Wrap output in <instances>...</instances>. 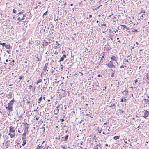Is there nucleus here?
Segmentation results:
<instances>
[{
	"instance_id": "8fccbe9b",
	"label": "nucleus",
	"mask_w": 149,
	"mask_h": 149,
	"mask_svg": "<svg viewBox=\"0 0 149 149\" xmlns=\"http://www.w3.org/2000/svg\"><path fill=\"white\" fill-rule=\"evenodd\" d=\"M60 136H59V137H56V139H58V140H60L61 138H60Z\"/></svg>"
},
{
	"instance_id": "4d7b16f0",
	"label": "nucleus",
	"mask_w": 149,
	"mask_h": 149,
	"mask_svg": "<svg viewBox=\"0 0 149 149\" xmlns=\"http://www.w3.org/2000/svg\"><path fill=\"white\" fill-rule=\"evenodd\" d=\"M18 116L19 118L20 119L22 118V116L21 115H19Z\"/></svg>"
},
{
	"instance_id": "3c124183",
	"label": "nucleus",
	"mask_w": 149,
	"mask_h": 149,
	"mask_svg": "<svg viewBox=\"0 0 149 149\" xmlns=\"http://www.w3.org/2000/svg\"><path fill=\"white\" fill-rule=\"evenodd\" d=\"M58 47V46H56V45L55 46H54V48L55 49H57Z\"/></svg>"
},
{
	"instance_id": "6e6d98bb",
	"label": "nucleus",
	"mask_w": 149,
	"mask_h": 149,
	"mask_svg": "<svg viewBox=\"0 0 149 149\" xmlns=\"http://www.w3.org/2000/svg\"><path fill=\"white\" fill-rule=\"evenodd\" d=\"M61 69L62 70V69H63V67H63V65H62V64H61Z\"/></svg>"
},
{
	"instance_id": "603ef678",
	"label": "nucleus",
	"mask_w": 149,
	"mask_h": 149,
	"mask_svg": "<svg viewBox=\"0 0 149 149\" xmlns=\"http://www.w3.org/2000/svg\"><path fill=\"white\" fill-rule=\"evenodd\" d=\"M54 54H56V55H57L58 54V52H57V51H55V52L54 53Z\"/></svg>"
},
{
	"instance_id": "aec40b11",
	"label": "nucleus",
	"mask_w": 149,
	"mask_h": 149,
	"mask_svg": "<svg viewBox=\"0 0 149 149\" xmlns=\"http://www.w3.org/2000/svg\"><path fill=\"white\" fill-rule=\"evenodd\" d=\"M42 96H41V97H40L38 99L39 102H38V103L40 104V102H41L42 99Z\"/></svg>"
},
{
	"instance_id": "69168bd1",
	"label": "nucleus",
	"mask_w": 149,
	"mask_h": 149,
	"mask_svg": "<svg viewBox=\"0 0 149 149\" xmlns=\"http://www.w3.org/2000/svg\"><path fill=\"white\" fill-rule=\"evenodd\" d=\"M5 146H6V148H8V144H7V143H6V144H5Z\"/></svg>"
},
{
	"instance_id": "72a5a7b5",
	"label": "nucleus",
	"mask_w": 149,
	"mask_h": 149,
	"mask_svg": "<svg viewBox=\"0 0 149 149\" xmlns=\"http://www.w3.org/2000/svg\"><path fill=\"white\" fill-rule=\"evenodd\" d=\"M17 20L19 22L22 21V18H20V17H18V18L17 19Z\"/></svg>"
},
{
	"instance_id": "4468645a",
	"label": "nucleus",
	"mask_w": 149,
	"mask_h": 149,
	"mask_svg": "<svg viewBox=\"0 0 149 149\" xmlns=\"http://www.w3.org/2000/svg\"><path fill=\"white\" fill-rule=\"evenodd\" d=\"M144 102L146 104H148L149 103V100L147 99H144Z\"/></svg>"
},
{
	"instance_id": "ea45409f",
	"label": "nucleus",
	"mask_w": 149,
	"mask_h": 149,
	"mask_svg": "<svg viewBox=\"0 0 149 149\" xmlns=\"http://www.w3.org/2000/svg\"><path fill=\"white\" fill-rule=\"evenodd\" d=\"M146 77H147V79L149 81V77H148V74H147Z\"/></svg>"
},
{
	"instance_id": "bb28decb",
	"label": "nucleus",
	"mask_w": 149,
	"mask_h": 149,
	"mask_svg": "<svg viewBox=\"0 0 149 149\" xmlns=\"http://www.w3.org/2000/svg\"><path fill=\"white\" fill-rule=\"evenodd\" d=\"M60 106H58L56 107V108H57V109H56L57 112L58 113L59 112V109L58 108H59Z\"/></svg>"
},
{
	"instance_id": "5701e85b",
	"label": "nucleus",
	"mask_w": 149,
	"mask_h": 149,
	"mask_svg": "<svg viewBox=\"0 0 149 149\" xmlns=\"http://www.w3.org/2000/svg\"><path fill=\"white\" fill-rule=\"evenodd\" d=\"M142 13H145V10H141V12H140V13H139V14L140 15Z\"/></svg>"
},
{
	"instance_id": "f704fd0d",
	"label": "nucleus",
	"mask_w": 149,
	"mask_h": 149,
	"mask_svg": "<svg viewBox=\"0 0 149 149\" xmlns=\"http://www.w3.org/2000/svg\"><path fill=\"white\" fill-rule=\"evenodd\" d=\"M103 62L102 59V58H100V63H102Z\"/></svg>"
},
{
	"instance_id": "864d4df0",
	"label": "nucleus",
	"mask_w": 149,
	"mask_h": 149,
	"mask_svg": "<svg viewBox=\"0 0 149 149\" xmlns=\"http://www.w3.org/2000/svg\"><path fill=\"white\" fill-rule=\"evenodd\" d=\"M23 78V77L22 76H19V79L20 80H21Z\"/></svg>"
},
{
	"instance_id": "e433bc0d",
	"label": "nucleus",
	"mask_w": 149,
	"mask_h": 149,
	"mask_svg": "<svg viewBox=\"0 0 149 149\" xmlns=\"http://www.w3.org/2000/svg\"><path fill=\"white\" fill-rule=\"evenodd\" d=\"M26 17L25 15H23L22 18V21L24 20L25 19V17Z\"/></svg>"
},
{
	"instance_id": "9b49d317",
	"label": "nucleus",
	"mask_w": 149,
	"mask_h": 149,
	"mask_svg": "<svg viewBox=\"0 0 149 149\" xmlns=\"http://www.w3.org/2000/svg\"><path fill=\"white\" fill-rule=\"evenodd\" d=\"M8 99H11L12 98V94L11 92H10V93L8 95Z\"/></svg>"
},
{
	"instance_id": "c03bdc74",
	"label": "nucleus",
	"mask_w": 149,
	"mask_h": 149,
	"mask_svg": "<svg viewBox=\"0 0 149 149\" xmlns=\"http://www.w3.org/2000/svg\"><path fill=\"white\" fill-rule=\"evenodd\" d=\"M111 49V47H109L107 49L108 50H110Z\"/></svg>"
},
{
	"instance_id": "4be33fe9",
	"label": "nucleus",
	"mask_w": 149,
	"mask_h": 149,
	"mask_svg": "<svg viewBox=\"0 0 149 149\" xmlns=\"http://www.w3.org/2000/svg\"><path fill=\"white\" fill-rule=\"evenodd\" d=\"M4 64L5 65L3 66H4V67L6 68H8V63H6L5 62H4Z\"/></svg>"
},
{
	"instance_id": "f3484780",
	"label": "nucleus",
	"mask_w": 149,
	"mask_h": 149,
	"mask_svg": "<svg viewBox=\"0 0 149 149\" xmlns=\"http://www.w3.org/2000/svg\"><path fill=\"white\" fill-rule=\"evenodd\" d=\"M26 134H28L26 132H24L23 134L22 135V136L24 137H25L26 136Z\"/></svg>"
},
{
	"instance_id": "2f4dec72",
	"label": "nucleus",
	"mask_w": 149,
	"mask_h": 149,
	"mask_svg": "<svg viewBox=\"0 0 149 149\" xmlns=\"http://www.w3.org/2000/svg\"><path fill=\"white\" fill-rule=\"evenodd\" d=\"M13 12L15 14H16L17 13V11L15 9H13Z\"/></svg>"
},
{
	"instance_id": "37998d69",
	"label": "nucleus",
	"mask_w": 149,
	"mask_h": 149,
	"mask_svg": "<svg viewBox=\"0 0 149 149\" xmlns=\"http://www.w3.org/2000/svg\"><path fill=\"white\" fill-rule=\"evenodd\" d=\"M62 57L64 58H66V56L65 54H63V55Z\"/></svg>"
},
{
	"instance_id": "1a4fd4ad",
	"label": "nucleus",
	"mask_w": 149,
	"mask_h": 149,
	"mask_svg": "<svg viewBox=\"0 0 149 149\" xmlns=\"http://www.w3.org/2000/svg\"><path fill=\"white\" fill-rule=\"evenodd\" d=\"M100 8L101 9H102V5L99 6L98 7H96L95 10L97 11V10H98L99 8Z\"/></svg>"
},
{
	"instance_id": "79ce46f5",
	"label": "nucleus",
	"mask_w": 149,
	"mask_h": 149,
	"mask_svg": "<svg viewBox=\"0 0 149 149\" xmlns=\"http://www.w3.org/2000/svg\"><path fill=\"white\" fill-rule=\"evenodd\" d=\"M114 73H112L111 75V77H114Z\"/></svg>"
},
{
	"instance_id": "9d476101",
	"label": "nucleus",
	"mask_w": 149,
	"mask_h": 149,
	"mask_svg": "<svg viewBox=\"0 0 149 149\" xmlns=\"http://www.w3.org/2000/svg\"><path fill=\"white\" fill-rule=\"evenodd\" d=\"M8 110L9 111H13V107L12 106H9L8 105Z\"/></svg>"
},
{
	"instance_id": "a18cd8bd",
	"label": "nucleus",
	"mask_w": 149,
	"mask_h": 149,
	"mask_svg": "<svg viewBox=\"0 0 149 149\" xmlns=\"http://www.w3.org/2000/svg\"><path fill=\"white\" fill-rule=\"evenodd\" d=\"M98 131H99V134H100L101 133V129H100V130L98 129Z\"/></svg>"
},
{
	"instance_id": "49530a36",
	"label": "nucleus",
	"mask_w": 149,
	"mask_h": 149,
	"mask_svg": "<svg viewBox=\"0 0 149 149\" xmlns=\"http://www.w3.org/2000/svg\"><path fill=\"white\" fill-rule=\"evenodd\" d=\"M112 35H110V39H111V40H113V38H112Z\"/></svg>"
},
{
	"instance_id": "13d9d810",
	"label": "nucleus",
	"mask_w": 149,
	"mask_h": 149,
	"mask_svg": "<svg viewBox=\"0 0 149 149\" xmlns=\"http://www.w3.org/2000/svg\"><path fill=\"white\" fill-rule=\"evenodd\" d=\"M22 13H23V12H20L18 13V14L21 15V14H22Z\"/></svg>"
},
{
	"instance_id": "680f3d73",
	"label": "nucleus",
	"mask_w": 149,
	"mask_h": 149,
	"mask_svg": "<svg viewBox=\"0 0 149 149\" xmlns=\"http://www.w3.org/2000/svg\"><path fill=\"white\" fill-rule=\"evenodd\" d=\"M105 145V146H107V147L108 146L109 148V147H110V145H109V146H108V145L107 144H106Z\"/></svg>"
},
{
	"instance_id": "473e14b6",
	"label": "nucleus",
	"mask_w": 149,
	"mask_h": 149,
	"mask_svg": "<svg viewBox=\"0 0 149 149\" xmlns=\"http://www.w3.org/2000/svg\"><path fill=\"white\" fill-rule=\"evenodd\" d=\"M124 92H127V93H126V95L127 93H128V91L127 90H125L123 92H122V93L123 94H124Z\"/></svg>"
},
{
	"instance_id": "a211bd4d",
	"label": "nucleus",
	"mask_w": 149,
	"mask_h": 149,
	"mask_svg": "<svg viewBox=\"0 0 149 149\" xmlns=\"http://www.w3.org/2000/svg\"><path fill=\"white\" fill-rule=\"evenodd\" d=\"M113 139L115 140H116L119 139V136H115L113 137Z\"/></svg>"
},
{
	"instance_id": "4c0bfd02",
	"label": "nucleus",
	"mask_w": 149,
	"mask_h": 149,
	"mask_svg": "<svg viewBox=\"0 0 149 149\" xmlns=\"http://www.w3.org/2000/svg\"><path fill=\"white\" fill-rule=\"evenodd\" d=\"M56 46H58H58L60 45V44L59 43H58L57 41H56Z\"/></svg>"
},
{
	"instance_id": "423d86ee",
	"label": "nucleus",
	"mask_w": 149,
	"mask_h": 149,
	"mask_svg": "<svg viewBox=\"0 0 149 149\" xmlns=\"http://www.w3.org/2000/svg\"><path fill=\"white\" fill-rule=\"evenodd\" d=\"M15 131V130L14 129V127L12 126H11L10 127V130H9L10 132H14Z\"/></svg>"
},
{
	"instance_id": "58836bf2",
	"label": "nucleus",
	"mask_w": 149,
	"mask_h": 149,
	"mask_svg": "<svg viewBox=\"0 0 149 149\" xmlns=\"http://www.w3.org/2000/svg\"><path fill=\"white\" fill-rule=\"evenodd\" d=\"M5 61L8 63L9 62L11 61L10 60H8L7 59Z\"/></svg>"
},
{
	"instance_id": "bf43d9fd",
	"label": "nucleus",
	"mask_w": 149,
	"mask_h": 149,
	"mask_svg": "<svg viewBox=\"0 0 149 149\" xmlns=\"http://www.w3.org/2000/svg\"><path fill=\"white\" fill-rule=\"evenodd\" d=\"M92 17V15H89V18H91Z\"/></svg>"
},
{
	"instance_id": "6ab92c4d",
	"label": "nucleus",
	"mask_w": 149,
	"mask_h": 149,
	"mask_svg": "<svg viewBox=\"0 0 149 149\" xmlns=\"http://www.w3.org/2000/svg\"><path fill=\"white\" fill-rule=\"evenodd\" d=\"M146 17L145 15V14H143L140 17V19H143L145 17Z\"/></svg>"
},
{
	"instance_id": "f03ea898",
	"label": "nucleus",
	"mask_w": 149,
	"mask_h": 149,
	"mask_svg": "<svg viewBox=\"0 0 149 149\" xmlns=\"http://www.w3.org/2000/svg\"><path fill=\"white\" fill-rule=\"evenodd\" d=\"M107 65L110 68H115V66L113 64V63L111 61H110L107 64Z\"/></svg>"
},
{
	"instance_id": "0eeeda50",
	"label": "nucleus",
	"mask_w": 149,
	"mask_h": 149,
	"mask_svg": "<svg viewBox=\"0 0 149 149\" xmlns=\"http://www.w3.org/2000/svg\"><path fill=\"white\" fill-rule=\"evenodd\" d=\"M116 58L115 56H112L111 58V59L112 61H113L115 62H116L117 63V62L116 61Z\"/></svg>"
},
{
	"instance_id": "c756f323",
	"label": "nucleus",
	"mask_w": 149,
	"mask_h": 149,
	"mask_svg": "<svg viewBox=\"0 0 149 149\" xmlns=\"http://www.w3.org/2000/svg\"><path fill=\"white\" fill-rule=\"evenodd\" d=\"M64 58L62 56L60 60H59V61H63L64 60Z\"/></svg>"
},
{
	"instance_id": "a878e982",
	"label": "nucleus",
	"mask_w": 149,
	"mask_h": 149,
	"mask_svg": "<svg viewBox=\"0 0 149 149\" xmlns=\"http://www.w3.org/2000/svg\"><path fill=\"white\" fill-rule=\"evenodd\" d=\"M26 141L24 140V141H23V142L22 143V145L23 146H24L26 144Z\"/></svg>"
},
{
	"instance_id": "393cba45",
	"label": "nucleus",
	"mask_w": 149,
	"mask_h": 149,
	"mask_svg": "<svg viewBox=\"0 0 149 149\" xmlns=\"http://www.w3.org/2000/svg\"><path fill=\"white\" fill-rule=\"evenodd\" d=\"M8 135H10V137L11 138H13L15 136L14 135H13V134H10V133H9L8 134Z\"/></svg>"
},
{
	"instance_id": "a19ab883",
	"label": "nucleus",
	"mask_w": 149,
	"mask_h": 149,
	"mask_svg": "<svg viewBox=\"0 0 149 149\" xmlns=\"http://www.w3.org/2000/svg\"><path fill=\"white\" fill-rule=\"evenodd\" d=\"M99 146V145H97L95 146V148L94 149H99L97 147V146Z\"/></svg>"
},
{
	"instance_id": "de8ad7c7",
	"label": "nucleus",
	"mask_w": 149,
	"mask_h": 149,
	"mask_svg": "<svg viewBox=\"0 0 149 149\" xmlns=\"http://www.w3.org/2000/svg\"><path fill=\"white\" fill-rule=\"evenodd\" d=\"M36 58L37 59V60H36V61H39V58L38 57H37Z\"/></svg>"
},
{
	"instance_id": "774afa93",
	"label": "nucleus",
	"mask_w": 149,
	"mask_h": 149,
	"mask_svg": "<svg viewBox=\"0 0 149 149\" xmlns=\"http://www.w3.org/2000/svg\"><path fill=\"white\" fill-rule=\"evenodd\" d=\"M124 66H123V65H121V66L120 67V68H124Z\"/></svg>"
},
{
	"instance_id": "5fc2aeb1",
	"label": "nucleus",
	"mask_w": 149,
	"mask_h": 149,
	"mask_svg": "<svg viewBox=\"0 0 149 149\" xmlns=\"http://www.w3.org/2000/svg\"><path fill=\"white\" fill-rule=\"evenodd\" d=\"M109 107L111 108H112V109L114 108V107H113V106L112 105L109 106Z\"/></svg>"
},
{
	"instance_id": "ddd939ff",
	"label": "nucleus",
	"mask_w": 149,
	"mask_h": 149,
	"mask_svg": "<svg viewBox=\"0 0 149 149\" xmlns=\"http://www.w3.org/2000/svg\"><path fill=\"white\" fill-rule=\"evenodd\" d=\"M5 47H6V48L8 49H9L10 48V45L6 44Z\"/></svg>"
},
{
	"instance_id": "e2e57ef3",
	"label": "nucleus",
	"mask_w": 149,
	"mask_h": 149,
	"mask_svg": "<svg viewBox=\"0 0 149 149\" xmlns=\"http://www.w3.org/2000/svg\"><path fill=\"white\" fill-rule=\"evenodd\" d=\"M112 106H113V107H114V108H115V104H113Z\"/></svg>"
},
{
	"instance_id": "c9c22d12",
	"label": "nucleus",
	"mask_w": 149,
	"mask_h": 149,
	"mask_svg": "<svg viewBox=\"0 0 149 149\" xmlns=\"http://www.w3.org/2000/svg\"><path fill=\"white\" fill-rule=\"evenodd\" d=\"M22 140H23V141H24V140L26 141V137H24L22 136Z\"/></svg>"
},
{
	"instance_id": "c85d7f7f",
	"label": "nucleus",
	"mask_w": 149,
	"mask_h": 149,
	"mask_svg": "<svg viewBox=\"0 0 149 149\" xmlns=\"http://www.w3.org/2000/svg\"><path fill=\"white\" fill-rule=\"evenodd\" d=\"M6 43H0V45H2L3 46H5L6 45Z\"/></svg>"
},
{
	"instance_id": "052dcab7",
	"label": "nucleus",
	"mask_w": 149,
	"mask_h": 149,
	"mask_svg": "<svg viewBox=\"0 0 149 149\" xmlns=\"http://www.w3.org/2000/svg\"><path fill=\"white\" fill-rule=\"evenodd\" d=\"M104 89H103V90H105V89L107 88V87L106 86L104 87Z\"/></svg>"
},
{
	"instance_id": "412c9836",
	"label": "nucleus",
	"mask_w": 149,
	"mask_h": 149,
	"mask_svg": "<svg viewBox=\"0 0 149 149\" xmlns=\"http://www.w3.org/2000/svg\"><path fill=\"white\" fill-rule=\"evenodd\" d=\"M47 12H48V11H47H47L44 13L43 16V18H44L46 16H45L46 15H47Z\"/></svg>"
},
{
	"instance_id": "7c9ffc66",
	"label": "nucleus",
	"mask_w": 149,
	"mask_h": 149,
	"mask_svg": "<svg viewBox=\"0 0 149 149\" xmlns=\"http://www.w3.org/2000/svg\"><path fill=\"white\" fill-rule=\"evenodd\" d=\"M132 31L133 32H138L139 31L137 30L136 29H134L132 30Z\"/></svg>"
},
{
	"instance_id": "39448f33",
	"label": "nucleus",
	"mask_w": 149,
	"mask_h": 149,
	"mask_svg": "<svg viewBox=\"0 0 149 149\" xmlns=\"http://www.w3.org/2000/svg\"><path fill=\"white\" fill-rule=\"evenodd\" d=\"M15 102V100H14V99L13 98L10 102L8 103V105L9 106H12L14 104V102Z\"/></svg>"
},
{
	"instance_id": "7ed1b4c3",
	"label": "nucleus",
	"mask_w": 149,
	"mask_h": 149,
	"mask_svg": "<svg viewBox=\"0 0 149 149\" xmlns=\"http://www.w3.org/2000/svg\"><path fill=\"white\" fill-rule=\"evenodd\" d=\"M8 63V68H11L14 65V64L12 63L11 61L9 62L8 63Z\"/></svg>"
},
{
	"instance_id": "6e6552de",
	"label": "nucleus",
	"mask_w": 149,
	"mask_h": 149,
	"mask_svg": "<svg viewBox=\"0 0 149 149\" xmlns=\"http://www.w3.org/2000/svg\"><path fill=\"white\" fill-rule=\"evenodd\" d=\"M68 135H66L64 137V139H61V141H67L68 138Z\"/></svg>"
},
{
	"instance_id": "cd10ccee",
	"label": "nucleus",
	"mask_w": 149,
	"mask_h": 149,
	"mask_svg": "<svg viewBox=\"0 0 149 149\" xmlns=\"http://www.w3.org/2000/svg\"><path fill=\"white\" fill-rule=\"evenodd\" d=\"M120 25L123 27V29H124L125 28H126L127 26L125 25Z\"/></svg>"
},
{
	"instance_id": "2eb2a0df",
	"label": "nucleus",
	"mask_w": 149,
	"mask_h": 149,
	"mask_svg": "<svg viewBox=\"0 0 149 149\" xmlns=\"http://www.w3.org/2000/svg\"><path fill=\"white\" fill-rule=\"evenodd\" d=\"M29 128V127H27V126H26V127L25 128L24 132H28V129Z\"/></svg>"
},
{
	"instance_id": "20e7f679",
	"label": "nucleus",
	"mask_w": 149,
	"mask_h": 149,
	"mask_svg": "<svg viewBox=\"0 0 149 149\" xmlns=\"http://www.w3.org/2000/svg\"><path fill=\"white\" fill-rule=\"evenodd\" d=\"M45 141H43L42 143V144L41 145H40V144L38 145L37 147L36 148V149H42V146H44V145H43V144L44 143Z\"/></svg>"
},
{
	"instance_id": "b1692460",
	"label": "nucleus",
	"mask_w": 149,
	"mask_h": 149,
	"mask_svg": "<svg viewBox=\"0 0 149 149\" xmlns=\"http://www.w3.org/2000/svg\"><path fill=\"white\" fill-rule=\"evenodd\" d=\"M42 81V80L41 79H39V80H38L36 82V84L38 85V84L39 83H40Z\"/></svg>"
},
{
	"instance_id": "338daca9",
	"label": "nucleus",
	"mask_w": 149,
	"mask_h": 149,
	"mask_svg": "<svg viewBox=\"0 0 149 149\" xmlns=\"http://www.w3.org/2000/svg\"><path fill=\"white\" fill-rule=\"evenodd\" d=\"M135 83H136V82H138V80L136 79L134 81Z\"/></svg>"
},
{
	"instance_id": "09e8293b",
	"label": "nucleus",
	"mask_w": 149,
	"mask_h": 149,
	"mask_svg": "<svg viewBox=\"0 0 149 149\" xmlns=\"http://www.w3.org/2000/svg\"><path fill=\"white\" fill-rule=\"evenodd\" d=\"M124 101V98H122L121 99V102H123Z\"/></svg>"
},
{
	"instance_id": "dca6fc26",
	"label": "nucleus",
	"mask_w": 149,
	"mask_h": 149,
	"mask_svg": "<svg viewBox=\"0 0 149 149\" xmlns=\"http://www.w3.org/2000/svg\"><path fill=\"white\" fill-rule=\"evenodd\" d=\"M47 64L46 63L44 67L43 68V70L44 71H45L47 70Z\"/></svg>"
},
{
	"instance_id": "0e129e2a",
	"label": "nucleus",
	"mask_w": 149,
	"mask_h": 149,
	"mask_svg": "<svg viewBox=\"0 0 149 149\" xmlns=\"http://www.w3.org/2000/svg\"><path fill=\"white\" fill-rule=\"evenodd\" d=\"M61 120L62 122H63L64 121V120L63 118H62L61 119Z\"/></svg>"
},
{
	"instance_id": "f8f14e48",
	"label": "nucleus",
	"mask_w": 149,
	"mask_h": 149,
	"mask_svg": "<svg viewBox=\"0 0 149 149\" xmlns=\"http://www.w3.org/2000/svg\"><path fill=\"white\" fill-rule=\"evenodd\" d=\"M45 41L44 40L43 42V43L42 45V46H44V45H45V46H47L48 44V42H45Z\"/></svg>"
},
{
	"instance_id": "f257e3e1",
	"label": "nucleus",
	"mask_w": 149,
	"mask_h": 149,
	"mask_svg": "<svg viewBox=\"0 0 149 149\" xmlns=\"http://www.w3.org/2000/svg\"><path fill=\"white\" fill-rule=\"evenodd\" d=\"M144 112L142 111L143 114L142 116V117H143L145 118L148 117L149 115V111H147V110H144Z\"/></svg>"
}]
</instances>
